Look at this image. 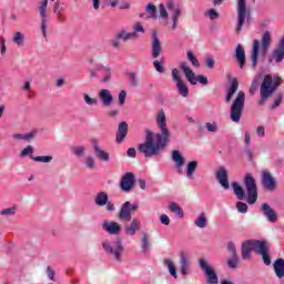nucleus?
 Instances as JSON below:
<instances>
[{"label": "nucleus", "mask_w": 284, "mask_h": 284, "mask_svg": "<svg viewBox=\"0 0 284 284\" xmlns=\"http://www.w3.org/2000/svg\"><path fill=\"white\" fill-rule=\"evenodd\" d=\"M32 154H34V148L28 145L21 151L20 156L21 159H26V156H32Z\"/></svg>", "instance_id": "49530a36"}, {"label": "nucleus", "mask_w": 284, "mask_h": 284, "mask_svg": "<svg viewBox=\"0 0 284 284\" xmlns=\"http://www.w3.org/2000/svg\"><path fill=\"white\" fill-rule=\"evenodd\" d=\"M180 263L182 276H187L190 274V260H187V256L183 252L180 254Z\"/></svg>", "instance_id": "cd10ccee"}, {"label": "nucleus", "mask_w": 284, "mask_h": 284, "mask_svg": "<svg viewBox=\"0 0 284 284\" xmlns=\"http://www.w3.org/2000/svg\"><path fill=\"white\" fill-rule=\"evenodd\" d=\"M26 39V36L21 33L20 31H17L13 33L12 41L13 43L18 44L19 48L23 45V40Z\"/></svg>", "instance_id": "ea45409f"}, {"label": "nucleus", "mask_w": 284, "mask_h": 284, "mask_svg": "<svg viewBox=\"0 0 284 284\" xmlns=\"http://www.w3.org/2000/svg\"><path fill=\"white\" fill-rule=\"evenodd\" d=\"M141 230V220L134 217L129 225L125 226L126 236H134Z\"/></svg>", "instance_id": "5701e85b"}, {"label": "nucleus", "mask_w": 284, "mask_h": 284, "mask_svg": "<svg viewBox=\"0 0 284 284\" xmlns=\"http://www.w3.org/2000/svg\"><path fill=\"white\" fill-rule=\"evenodd\" d=\"M281 83H283V79H281V77L278 75H274L272 78V75L266 74L264 77V80L260 89V94H261V100L258 102L260 105H263L264 101L270 99V97H272V94H274V92L278 90V85H281Z\"/></svg>", "instance_id": "20e7f679"}, {"label": "nucleus", "mask_w": 284, "mask_h": 284, "mask_svg": "<svg viewBox=\"0 0 284 284\" xmlns=\"http://www.w3.org/2000/svg\"><path fill=\"white\" fill-rule=\"evenodd\" d=\"M205 128L207 132H219V125L216 124V122H213V123L206 122Z\"/></svg>", "instance_id": "6e6d98bb"}, {"label": "nucleus", "mask_w": 284, "mask_h": 284, "mask_svg": "<svg viewBox=\"0 0 284 284\" xmlns=\"http://www.w3.org/2000/svg\"><path fill=\"white\" fill-rule=\"evenodd\" d=\"M146 12H149L151 19H156V7L154 4H148Z\"/></svg>", "instance_id": "603ef678"}, {"label": "nucleus", "mask_w": 284, "mask_h": 284, "mask_svg": "<svg viewBox=\"0 0 284 284\" xmlns=\"http://www.w3.org/2000/svg\"><path fill=\"white\" fill-rule=\"evenodd\" d=\"M244 108H245V92L239 91L230 110V116L233 123H239V121H241V116H243Z\"/></svg>", "instance_id": "423d86ee"}, {"label": "nucleus", "mask_w": 284, "mask_h": 284, "mask_svg": "<svg viewBox=\"0 0 284 284\" xmlns=\"http://www.w3.org/2000/svg\"><path fill=\"white\" fill-rule=\"evenodd\" d=\"M236 209H237V212H240L241 214H246L247 213V204H245L243 202H237L236 203Z\"/></svg>", "instance_id": "5fc2aeb1"}, {"label": "nucleus", "mask_w": 284, "mask_h": 284, "mask_svg": "<svg viewBox=\"0 0 284 284\" xmlns=\"http://www.w3.org/2000/svg\"><path fill=\"white\" fill-rule=\"evenodd\" d=\"M206 17H209L211 21H214L219 17V12H216L214 9H210L206 12Z\"/></svg>", "instance_id": "680f3d73"}, {"label": "nucleus", "mask_w": 284, "mask_h": 284, "mask_svg": "<svg viewBox=\"0 0 284 284\" xmlns=\"http://www.w3.org/2000/svg\"><path fill=\"white\" fill-rule=\"evenodd\" d=\"M153 65H154L155 70L158 72H160L161 74H163V72H165V69L163 68V63L159 62V60H155L153 62Z\"/></svg>", "instance_id": "052dcab7"}, {"label": "nucleus", "mask_w": 284, "mask_h": 284, "mask_svg": "<svg viewBox=\"0 0 284 284\" xmlns=\"http://www.w3.org/2000/svg\"><path fill=\"white\" fill-rule=\"evenodd\" d=\"M139 210V203H131L129 201L124 202L118 213V219L120 221H132V212H136Z\"/></svg>", "instance_id": "9b49d317"}, {"label": "nucleus", "mask_w": 284, "mask_h": 284, "mask_svg": "<svg viewBox=\"0 0 284 284\" xmlns=\"http://www.w3.org/2000/svg\"><path fill=\"white\" fill-rule=\"evenodd\" d=\"M159 14H160V19H162V23L164 26H168V19L170 17V13H168V9L165 8V4L161 3L159 6Z\"/></svg>", "instance_id": "4c0bfd02"}, {"label": "nucleus", "mask_w": 284, "mask_h": 284, "mask_svg": "<svg viewBox=\"0 0 284 284\" xmlns=\"http://www.w3.org/2000/svg\"><path fill=\"white\" fill-rule=\"evenodd\" d=\"M125 136H128V123L120 122L116 132V143H123Z\"/></svg>", "instance_id": "393cba45"}, {"label": "nucleus", "mask_w": 284, "mask_h": 284, "mask_svg": "<svg viewBox=\"0 0 284 284\" xmlns=\"http://www.w3.org/2000/svg\"><path fill=\"white\" fill-rule=\"evenodd\" d=\"M246 19H250V10L247 9V4H246L245 0H237L236 32H241V30H243V26L245 24Z\"/></svg>", "instance_id": "9d476101"}, {"label": "nucleus", "mask_w": 284, "mask_h": 284, "mask_svg": "<svg viewBox=\"0 0 284 284\" xmlns=\"http://www.w3.org/2000/svg\"><path fill=\"white\" fill-rule=\"evenodd\" d=\"M169 210H170V212L175 214V216H178V219H183V216H184L183 209H181V206H179V204L171 202L169 204Z\"/></svg>", "instance_id": "e433bc0d"}, {"label": "nucleus", "mask_w": 284, "mask_h": 284, "mask_svg": "<svg viewBox=\"0 0 284 284\" xmlns=\"http://www.w3.org/2000/svg\"><path fill=\"white\" fill-rule=\"evenodd\" d=\"M133 32H141L142 34L145 33V29L143 28V24L142 23H135L134 27H133Z\"/></svg>", "instance_id": "e2e57ef3"}, {"label": "nucleus", "mask_w": 284, "mask_h": 284, "mask_svg": "<svg viewBox=\"0 0 284 284\" xmlns=\"http://www.w3.org/2000/svg\"><path fill=\"white\" fill-rule=\"evenodd\" d=\"M227 250H229V252H231V256H237L236 246L234 245V242H230L227 244Z\"/></svg>", "instance_id": "0e129e2a"}, {"label": "nucleus", "mask_w": 284, "mask_h": 284, "mask_svg": "<svg viewBox=\"0 0 284 284\" xmlns=\"http://www.w3.org/2000/svg\"><path fill=\"white\" fill-rule=\"evenodd\" d=\"M227 265L231 270H236L239 265V255H232L231 260L227 261Z\"/></svg>", "instance_id": "8fccbe9b"}, {"label": "nucleus", "mask_w": 284, "mask_h": 284, "mask_svg": "<svg viewBox=\"0 0 284 284\" xmlns=\"http://www.w3.org/2000/svg\"><path fill=\"white\" fill-rule=\"evenodd\" d=\"M116 39H120L121 41H130L132 39H136L135 32H128L125 30H121L115 34Z\"/></svg>", "instance_id": "473e14b6"}, {"label": "nucleus", "mask_w": 284, "mask_h": 284, "mask_svg": "<svg viewBox=\"0 0 284 284\" xmlns=\"http://www.w3.org/2000/svg\"><path fill=\"white\" fill-rule=\"evenodd\" d=\"M32 161L36 163H51L52 156L50 155H41V156H31Z\"/></svg>", "instance_id": "c03bdc74"}, {"label": "nucleus", "mask_w": 284, "mask_h": 284, "mask_svg": "<svg viewBox=\"0 0 284 284\" xmlns=\"http://www.w3.org/2000/svg\"><path fill=\"white\" fill-rule=\"evenodd\" d=\"M129 81H130L131 85H139V77L136 75L135 72H131L129 74Z\"/></svg>", "instance_id": "4d7b16f0"}, {"label": "nucleus", "mask_w": 284, "mask_h": 284, "mask_svg": "<svg viewBox=\"0 0 284 284\" xmlns=\"http://www.w3.org/2000/svg\"><path fill=\"white\" fill-rule=\"evenodd\" d=\"M160 221L163 225H170V216L163 214L160 216Z\"/></svg>", "instance_id": "338daca9"}, {"label": "nucleus", "mask_w": 284, "mask_h": 284, "mask_svg": "<svg viewBox=\"0 0 284 284\" xmlns=\"http://www.w3.org/2000/svg\"><path fill=\"white\" fill-rule=\"evenodd\" d=\"M244 185L247 191V203L248 205H254L256 199H258V192L256 191V180H254L252 174H246Z\"/></svg>", "instance_id": "1a4fd4ad"}, {"label": "nucleus", "mask_w": 284, "mask_h": 284, "mask_svg": "<svg viewBox=\"0 0 284 284\" xmlns=\"http://www.w3.org/2000/svg\"><path fill=\"white\" fill-rule=\"evenodd\" d=\"M108 193L105 192H100L97 194L95 199H94V203L95 205H98V207H103V205L108 204Z\"/></svg>", "instance_id": "c9c22d12"}, {"label": "nucleus", "mask_w": 284, "mask_h": 284, "mask_svg": "<svg viewBox=\"0 0 284 284\" xmlns=\"http://www.w3.org/2000/svg\"><path fill=\"white\" fill-rule=\"evenodd\" d=\"M201 270H203L205 276H206V283L207 284H219V275L216 274V271L207 264V262L203 258H200L199 261Z\"/></svg>", "instance_id": "f8f14e48"}, {"label": "nucleus", "mask_w": 284, "mask_h": 284, "mask_svg": "<svg viewBox=\"0 0 284 284\" xmlns=\"http://www.w3.org/2000/svg\"><path fill=\"white\" fill-rule=\"evenodd\" d=\"M172 161L175 162V168H178V172L181 174L183 172L181 168L185 164V158L181 155V152L175 150L172 152Z\"/></svg>", "instance_id": "a878e982"}, {"label": "nucleus", "mask_w": 284, "mask_h": 284, "mask_svg": "<svg viewBox=\"0 0 284 284\" xmlns=\"http://www.w3.org/2000/svg\"><path fill=\"white\" fill-rule=\"evenodd\" d=\"M196 168H199L197 161H191L186 164V169H185L186 179H189L190 181L194 179V172H196Z\"/></svg>", "instance_id": "c756f323"}, {"label": "nucleus", "mask_w": 284, "mask_h": 284, "mask_svg": "<svg viewBox=\"0 0 284 284\" xmlns=\"http://www.w3.org/2000/svg\"><path fill=\"white\" fill-rule=\"evenodd\" d=\"M83 99L87 105H98L99 100L97 98H91L88 93H83Z\"/></svg>", "instance_id": "09e8293b"}, {"label": "nucleus", "mask_w": 284, "mask_h": 284, "mask_svg": "<svg viewBox=\"0 0 284 284\" xmlns=\"http://www.w3.org/2000/svg\"><path fill=\"white\" fill-rule=\"evenodd\" d=\"M141 241H142L143 252H148V250H150V235H148V233L143 232Z\"/></svg>", "instance_id": "37998d69"}, {"label": "nucleus", "mask_w": 284, "mask_h": 284, "mask_svg": "<svg viewBox=\"0 0 284 284\" xmlns=\"http://www.w3.org/2000/svg\"><path fill=\"white\" fill-rule=\"evenodd\" d=\"M232 187H233L234 194H235L236 199H239V201H244V199H246L247 195H245V190H243V187L241 185H239V183L233 182Z\"/></svg>", "instance_id": "72a5a7b5"}, {"label": "nucleus", "mask_w": 284, "mask_h": 284, "mask_svg": "<svg viewBox=\"0 0 284 284\" xmlns=\"http://www.w3.org/2000/svg\"><path fill=\"white\" fill-rule=\"evenodd\" d=\"M0 214H1V216H14V214H17V206L3 209L0 212Z\"/></svg>", "instance_id": "a18cd8bd"}, {"label": "nucleus", "mask_w": 284, "mask_h": 284, "mask_svg": "<svg viewBox=\"0 0 284 284\" xmlns=\"http://www.w3.org/2000/svg\"><path fill=\"white\" fill-rule=\"evenodd\" d=\"M102 229L108 232V234H120L121 233V224L113 221H104L102 224Z\"/></svg>", "instance_id": "4be33fe9"}, {"label": "nucleus", "mask_w": 284, "mask_h": 284, "mask_svg": "<svg viewBox=\"0 0 284 284\" xmlns=\"http://www.w3.org/2000/svg\"><path fill=\"white\" fill-rule=\"evenodd\" d=\"M262 184L265 187V190H276V181H274L272 173L267 171L262 172Z\"/></svg>", "instance_id": "6ab92c4d"}, {"label": "nucleus", "mask_w": 284, "mask_h": 284, "mask_svg": "<svg viewBox=\"0 0 284 284\" xmlns=\"http://www.w3.org/2000/svg\"><path fill=\"white\" fill-rule=\"evenodd\" d=\"M155 121L160 133L146 130L145 141L139 145V152L146 159L159 156L165 150L168 143H170L171 133L170 129H168V119L163 109L155 114Z\"/></svg>", "instance_id": "f257e3e1"}, {"label": "nucleus", "mask_w": 284, "mask_h": 284, "mask_svg": "<svg viewBox=\"0 0 284 284\" xmlns=\"http://www.w3.org/2000/svg\"><path fill=\"white\" fill-rule=\"evenodd\" d=\"M284 59V36L280 40L278 45L273 50L270 62L275 61V63H281L283 62Z\"/></svg>", "instance_id": "dca6fc26"}, {"label": "nucleus", "mask_w": 284, "mask_h": 284, "mask_svg": "<svg viewBox=\"0 0 284 284\" xmlns=\"http://www.w3.org/2000/svg\"><path fill=\"white\" fill-rule=\"evenodd\" d=\"M235 59L237 60L240 68L243 69L245 67L246 61H245V50L241 44H237L235 49Z\"/></svg>", "instance_id": "bb28decb"}, {"label": "nucleus", "mask_w": 284, "mask_h": 284, "mask_svg": "<svg viewBox=\"0 0 284 284\" xmlns=\"http://www.w3.org/2000/svg\"><path fill=\"white\" fill-rule=\"evenodd\" d=\"M172 77L173 81H175L176 83L179 94L184 99L187 98L190 94V89L187 88V84H185V82H183V80L181 79V72L179 71V69L172 70Z\"/></svg>", "instance_id": "4468645a"}, {"label": "nucleus", "mask_w": 284, "mask_h": 284, "mask_svg": "<svg viewBox=\"0 0 284 284\" xmlns=\"http://www.w3.org/2000/svg\"><path fill=\"white\" fill-rule=\"evenodd\" d=\"M71 152L75 156H83V154H85V146H83V145L73 146L71 149Z\"/></svg>", "instance_id": "de8ad7c7"}, {"label": "nucleus", "mask_w": 284, "mask_h": 284, "mask_svg": "<svg viewBox=\"0 0 284 284\" xmlns=\"http://www.w3.org/2000/svg\"><path fill=\"white\" fill-rule=\"evenodd\" d=\"M236 90H239V81L233 80L231 87L227 90V94L225 98L226 103H230L232 101V97L236 94Z\"/></svg>", "instance_id": "f704fd0d"}, {"label": "nucleus", "mask_w": 284, "mask_h": 284, "mask_svg": "<svg viewBox=\"0 0 284 284\" xmlns=\"http://www.w3.org/2000/svg\"><path fill=\"white\" fill-rule=\"evenodd\" d=\"M166 8L169 12L171 13V19L173 21L172 30H176V26L179 23V19L181 18V14L183 12V8L181 4L174 3V1L169 0L166 2Z\"/></svg>", "instance_id": "ddd939ff"}, {"label": "nucleus", "mask_w": 284, "mask_h": 284, "mask_svg": "<svg viewBox=\"0 0 284 284\" xmlns=\"http://www.w3.org/2000/svg\"><path fill=\"white\" fill-rule=\"evenodd\" d=\"M261 212L264 214L270 223H276L278 221V215L276 214V211H274V209H272L270 204L263 203Z\"/></svg>", "instance_id": "a211bd4d"}, {"label": "nucleus", "mask_w": 284, "mask_h": 284, "mask_svg": "<svg viewBox=\"0 0 284 284\" xmlns=\"http://www.w3.org/2000/svg\"><path fill=\"white\" fill-rule=\"evenodd\" d=\"M37 136V131H31L27 134H21V133H16L13 134V139H16L17 141H27L28 143H30V141H32V139H34Z\"/></svg>", "instance_id": "2f4dec72"}, {"label": "nucleus", "mask_w": 284, "mask_h": 284, "mask_svg": "<svg viewBox=\"0 0 284 284\" xmlns=\"http://www.w3.org/2000/svg\"><path fill=\"white\" fill-rule=\"evenodd\" d=\"M252 252H256L262 256L266 265H272V258L270 257V247L267 242L258 240H247L242 244V258L243 261H250L252 258Z\"/></svg>", "instance_id": "f03ea898"}, {"label": "nucleus", "mask_w": 284, "mask_h": 284, "mask_svg": "<svg viewBox=\"0 0 284 284\" xmlns=\"http://www.w3.org/2000/svg\"><path fill=\"white\" fill-rule=\"evenodd\" d=\"M164 265L168 266L169 274H171L173 278H179V274H176V265L172 260H164Z\"/></svg>", "instance_id": "58836bf2"}, {"label": "nucleus", "mask_w": 284, "mask_h": 284, "mask_svg": "<svg viewBox=\"0 0 284 284\" xmlns=\"http://www.w3.org/2000/svg\"><path fill=\"white\" fill-rule=\"evenodd\" d=\"M273 270L277 278H284V260L277 258L273 264Z\"/></svg>", "instance_id": "c85d7f7f"}, {"label": "nucleus", "mask_w": 284, "mask_h": 284, "mask_svg": "<svg viewBox=\"0 0 284 284\" xmlns=\"http://www.w3.org/2000/svg\"><path fill=\"white\" fill-rule=\"evenodd\" d=\"M134 174L131 172L125 173L120 181V189L122 192H130L134 189Z\"/></svg>", "instance_id": "2eb2a0df"}, {"label": "nucleus", "mask_w": 284, "mask_h": 284, "mask_svg": "<svg viewBox=\"0 0 284 284\" xmlns=\"http://www.w3.org/2000/svg\"><path fill=\"white\" fill-rule=\"evenodd\" d=\"M92 145H93V150L97 159H99L100 161H103L104 163H108V161H110V153L99 148V142L97 140H92Z\"/></svg>", "instance_id": "412c9836"}, {"label": "nucleus", "mask_w": 284, "mask_h": 284, "mask_svg": "<svg viewBox=\"0 0 284 284\" xmlns=\"http://www.w3.org/2000/svg\"><path fill=\"white\" fill-rule=\"evenodd\" d=\"M110 43H111L112 48H115V49L121 48V40L119 38H116V36H115V39H112L110 41Z\"/></svg>", "instance_id": "69168bd1"}, {"label": "nucleus", "mask_w": 284, "mask_h": 284, "mask_svg": "<svg viewBox=\"0 0 284 284\" xmlns=\"http://www.w3.org/2000/svg\"><path fill=\"white\" fill-rule=\"evenodd\" d=\"M41 30H42L43 37H47V34H48V19L47 18H42Z\"/></svg>", "instance_id": "bf43d9fd"}, {"label": "nucleus", "mask_w": 284, "mask_h": 284, "mask_svg": "<svg viewBox=\"0 0 284 284\" xmlns=\"http://www.w3.org/2000/svg\"><path fill=\"white\" fill-rule=\"evenodd\" d=\"M161 41L159 40V37L156 33H153L152 36V58L153 59H159L161 55Z\"/></svg>", "instance_id": "b1692460"}, {"label": "nucleus", "mask_w": 284, "mask_h": 284, "mask_svg": "<svg viewBox=\"0 0 284 284\" xmlns=\"http://www.w3.org/2000/svg\"><path fill=\"white\" fill-rule=\"evenodd\" d=\"M41 19H48V0H43L39 7Z\"/></svg>", "instance_id": "79ce46f5"}, {"label": "nucleus", "mask_w": 284, "mask_h": 284, "mask_svg": "<svg viewBox=\"0 0 284 284\" xmlns=\"http://www.w3.org/2000/svg\"><path fill=\"white\" fill-rule=\"evenodd\" d=\"M102 247L106 254H111L115 261L121 262V256L123 255L124 251L123 242H121V240H115L113 242L105 240L102 243Z\"/></svg>", "instance_id": "0eeeda50"}, {"label": "nucleus", "mask_w": 284, "mask_h": 284, "mask_svg": "<svg viewBox=\"0 0 284 284\" xmlns=\"http://www.w3.org/2000/svg\"><path fill=\"white\" fill-rule=\"evenodd\" d=\"M180 70L184 72L185 79L191 83V85H196L201 83L202 85H207L209 81L204 75H196L194 71L187 65V62L180 63Z\"/></svg>", "instance_id": "6e6552de"}, {"label": "nucleus", "mask_w": 284, "mask_h": 284, "mask_svg": "<svg viewBox=\"0 0 284 284\" xmlns=\"http://www.w3.org/2000/svg\"><path fill=\"white\" fill-rule=\"evenodd\" d=\"M270 45H272V33L270 31L264 32L261 41L257 39L253 40L251 51V65L253 70H256L258 65V52H261L262 57H265L270 50Z\"/></svg>", "instance_id": "7ed1b4c3"}, {"label": "nucleus", "mask_w": 284, "mask_h": 284, "mask_svg": "<svg viewBox=\"0 0 284 284\" xmlns=\"http://www.w3.org/2000/svg\"><path fill=\"white\" fill-rule=\"evenodd\" d=\"M63 8L60 11H55L54 14L59 21V23H65V14H63Z\"/></svg>", "instance_id": "13d9d810"}, {"label": "nucleus", "mask_w": 284, "mask_h": 284, "mask_svg": "<svg viewBox=\"0 0 284 284\" xmlns=\"http://www.w3.org/2000/svg\"><path fill=\"white\" fill-rule=\"evenodd\" d=\"M216 179L220 185L224 187V190H230V182L227 181V170L224 166L217 169Z\"/></svg>", "instance_id": "aec40b11"}, {"label": "nucleus", "mask_w": 284, "mask_h": 284, "mask_svg": "<svg viewBox=\"0 0 284 284\" xmlns=\"http://www.w3.org/2000/svg\"><path fill=\"white\" fill-rule=\"evenodd\" d=\"M205 63H206V67H209L212 70V68H214L215 62L211 57H209L206 58Z\"/></svg>", "instance_id": "774afa93"}, {"label": "nucleus", "mask_w": 284, "mask_h": 284, "mask_svg": "<svg viewBox=\"0 0 284 284\" xmlns=\"http://www.w3.org/2000/svg\"><path fill=\"white\" fill-rule=\"evenodd\" d=\"M89 73L91 79H99L100 83H110L112 81V67L97 63L89 69Z\"/></svg>", "instance_id": "39448f33"}, {"label": "nucleus", "mask_w": 284, "mask_h": 284, "mask_svg": "<svg viewBox=\"0 0 284 284\" xmlns=\"http://www.w3.org/2000/svg\"><path fill=\"white\" fill-rule=\"evenodd\" d=\"M84 163H85V165H87V168H88L89 170H94V168H95L94 158H92V156H87L85 160H84Z\"/></svg>", "instance_id": "864d4df0"}, {"label": "nucleus", "mask_w": 284, "mask_h": 284, "mask_svg": "<svg viewBox=\"0 0 284 284\" xmlns=\"http://www.w3.org/2000/svg\"><path fill=\"white\" fill-rule=\"evenodd\" d=\"M186 57L193 68H201V63L199 62V59H196V55H194V52L187 51Z\"/></svg>", "instance_id": "a19ab883"}, {"label": "nucleus", "mask_w": 284, "mask_h": 284, "mask_svg": "<svg viewBox=\"0 0 284 284\" xmlns=\"http://www.w3.org/2000/svg\"><path fill=\"white\" fill-rule=\"evenodd\" d=\"M125 99H128V91L122 90L120 91L119 95H118V103L119 105H125Z\"/></svg>", "instance_id": "3c124183"}, {"label": "nucleus", "mask_w": 284, "mask_h": 284, "mask_svg": "<svg viewBox=\"0 0 284 284\" xmlns=\"http://www.w3.org/2000/svg\"><path fill=\"white\" fill-rule=\"evenodd\" d=\"M194 225L200 227V230H205V227H207V215L205 212L199 214V216L194 220Z\"/></svg>", "instance_id": "7c9ffc66"}, {"label": "nucleus", "mask_w": 284, "mask_h": 284, "mask_svg": "<svg viewBox=\"0 0 284 284\" xmlns=\"http://www.w3.org/2000/svg\"><path fill=\"white\" fill-rule=\"evenodd\" d=\"M98 97L104 108H110L114 103V97H112V92L108 89H101Z\"/></svg>", "instance_id": "f3484780"}]
</instances>
